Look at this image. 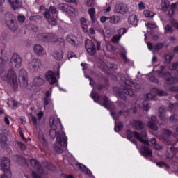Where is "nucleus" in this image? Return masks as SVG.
I'll return each instance as SVG.
<instances>
[{"label": "nucleus", "instance_id": "nucleus-1", "mask_svg": "<svg viewBox=\"0 0 178 178\" xmlns=\"http://www.w3.org/2000/svg\"><path fill=\"white\" fill-rule=\"evenodd\" d=\"M127 138L132 144H134L137 147L138 145H137V140L140 141L145 145L142 146L140 148V154L145 158H148V156H152V151L149 149V141L147 140V131L145 130L142 131L140 133L137 131L131 132V130L127 129ZM147 145V146H145Z\"/></svg>", "mask_w": 178, "mask_h": 178}, {"label": "nucleus", "instance_id": "nucleus-2", "mask_svg": "<svg viewBox=\"0 0 178 178\" xmlns=\"http://www.w3.org/2000/svg\"><path fill=\"white\" fill-rule=\"evenodd\" d=\"M90 97L91 98H92L95 102H97V104H99V105H102V106H104V108H106V109H108L114 120H118V119H119V117L122 116V111H120L119 113H115V111H113V110L115 109V104H113V102L109 100L108 97L105 95L99 96V95L95 92L94 91L91 92Z\"/></svg>", "mask_w": 178, "mask_h": 178}, {"label": "nucleus", "instance_id": "nucleus-3", "mask_svg": "<svg viewBox=\"0 0 178 178\" xmlns=\"http://www.w3.org/2000/svg\"><path fill=\"white\" fill-rule=\"evenodd\" d=\"M124 83L127 86H124L122 88L115 86L113 88V91L115 94L116 97L126 101L127 99V97H126L127 95H129V97H134V91L133 90V88H131V86H133L134 82L131 79H127Z\"/></svg>", "mask_w": 178, "mask_h": 178}, {"label": "nucleus", "instance_id": "nucleus-4", "mask_svg": "<svg viewBox=\"0 0 178 178\" xmlns=\"http://www.w3.org/2000/svg\"><path fill=\"white\" fill-rule=\"evenodd\" d=\"M55 120H52L50 122L51 129L49 130V136L51 138H55L56 137V141L61 145V147H67V137L66 134L56 132V126H55Z\"/></svg>", "mask_w": 178, "mask_h": 178}, {"label": "nucleus", "instance_id": "nucleus-5", "mask_svg": "<svg viewBox=\"0 0 178 178\" xmlns=\"http://www.w3.org/2000/svg\"><path fill=\"white\" fill-rule=\"evenodd\" d=\"M6 24L11 31H17L19 29V24L16 21V17L12 13H7L5 15Z\"/></svg>", "mask_w": 178, "mask_h": 178}, {"label": "nucleus", "instance_id": "nucleus-6", "mask_svg": "<svg viewBox=\"0 0 178 178\" xmlns=\"http://www.w3.org/2000/svg\"><path fill=\"white\" fill-rule=\"evenodd\" d=\"M1 165L3 172H4L3 175H1V178H11L10 160L8 157H3L1 159Z\"/></svg>", "mask_w": 178, "mask_h": 178}, {"label": "nucleus", "instance_id": "nucleus-7", "mask_svg": "<svg viewBox=\"0 0 178 178\" xmlns=\"http://www.w3.org/2000/svg\"><path fill=\"white\" fill-rule=\"evenodd\" d=\"M176 78L173 77H167L165 78L164 82V87L167 91H170V92H178V86H173L172 84L176 83L177 81Z\"/></svg>", "mask_w": 178, "mask_h": 178}, {"label": "nucleus", "instance_id": "nucleus-8", "mask_svg": "<svg viewBox=\"0 0 178 178\" xmlns=\"http://www.w3.org/2000/svg\"><path fill=\"white\" fill-rule=\"evenodd\" d=\"M85 48L88 55H90V56H95V54L97 53V49L95 48V44H94L92 40L87 39L85 41Z\"/></svg>", "mask_w": 178, "mask_h": 178}, {"label": "nucleus", "instance_id": "nucleus-9", "mask_svg": "<svg viewBox=\"0 0 178 178\" xmlns=\"http://www.w3.org/2000/svg\"><path fill=\"white\" fill-rule=\"evenodd\" d=\"M19 82L21 87L26 88L29 86V81L27 80V72L24 70H20L19 72Z\"/></svg>", "mask_w": 178, "mask_h": 178}, {"label": "nucleus", "instance_id": "nucleus-10", "mask_svg": "<svg viewBox=\"0 0 178 178\" xmlns=\"http://www.w3.org/2000/svg\"><path fill=\"white\" fill-rule=\"evenodd\" d=\"M22 60V57L17 53H14L10 61V66L11 67H21Z\"/></svg>", "mask_w": 178, "mask_h": 178}, {"label": "nucleus", "instance_id": "nucleus-11", "mask_svg": "<svg viewBox=\"0 0 178 178\" xmlns=\"http://www.w3.org/2000/svg\"><path fill=\"white\" fill-rule=\"evenodd\" d=\"M39 38L44 42H55L56 40V35L54 33H41L39 35Z\"/></svg>", "mask_w": 178, "mask_h": 178}, {"label": "nucleus", "instance_id": "nucleus-12", "mask_svg": "<svg viewBox=\"0 0 178 178\" xmlns=\"http://www.w3.org/2000/svg\"><path fill=\"white\" fill-rule=\"evenodd\" d=\"M159 121L156 119V115H152L151 118L147 122V126L149 129H151L153 131H158L159 128L158 127V124Z\"/></svg>", "mask_w": 178, "mask_h": 178}, {"label": "nucleus", "instance_id": "nucleus-13", "mask_svg": "<svg viewBox=\"0 0 178 178\" xmlns=\"http://www.w3.org/2000/svg\"><path fill=\"white\" fill-rule=\"evenodd\" d=\"M28 67L32 72H35L41 67V60L38 58L33 59L30 63H28Z\"/></svg>", "mask_w": 178, "mask_h": 178}, {"label": "nucleus", "instance_id": "nucleus-14", "mask_svg": "<svg viewBox=\"0 0 178 178\" xmlns=\"http://www.w3.org/2000/svg\"><path fill=\"white\" fill-rule=\"evenodd\" d=\"M58 8L61 10V12H63V13L70 14L74 12V8L67 3H60L58 5Z\"/></svg>", "mask_w": 178, "mask_h": 178}, {"label": "nucleus", "instance_id": "nucleus-15", "mask_svg": "<svg viewBox=\"0 0 178 178\" xmlns=\"http://www.w3.org/2000/svg\"><path fill=\"white\" fill-rule=\"evenodd\" d=\"M127 12H129V8H127V6L123 4V3L115 4L114 7L115 13H121V15H124V13H127Z\"/></svg>", "mask_w": 178, "mask_h": 178}, {"label": "nucleus", "instance_id": "nucleus-16", "mask_svg": "<svg viewBox=\"0 0 178 178\" xmlns=\"http://www.w3.org/2000/svg\"><path fill=\"white\" fill-rule=\"evenodd\" d=\"M7 79L8 81H9L10 84H14L16 86V83H17V75L16 74V72H15V70L13 69L8 70L7 74Z\"/></svg>", "mask_w": 178, "mask_h": 178}, {"label": "nucleus", "instance_id": "nucleus-17", "mask_svg": "<svg viewBox=\"0 0 178 178\" xmlns=\"http://www.w3.org/2000/svg\"><path fill=\"white\" fill-rule=\"evenodd\" d=\"M45 77L50 84H55V83H58V79H56V74L53 72L52 71H49L45 74Z\"/></svg>", "mask_w": 178, "mask_h": 178}, {"label": "nucleus", "instance_id": "nucleus-18", "mask_svg": "<svg viewBox=\"0 0 178 178\" xmlns=\"http://www.w3.org/2000/svg\"><path fill=\"white\" fill-rule=\"evenodd\" d=\"M44 17L47 19L48 23L51 24V26H56V24H58L56 19H55V17L51 15L49 10H46L44 13Z\"/></svg>", "mask_w": 178, "mask_h": 178}, {"label": "nucleus", "instance_id": "nucleus-19", "mask_svg": "<svg viewBox=\"0 0 178 178\" xmlns=\"http://www.w3.org/2000/svg\"><path fill=\"white\" fill-rule=\"evenodd\" d=\"M178 151L177 148H175L173 146L170 147L168 145L167 151H166V156L168 159H173L175 158V155H176V152Z\"/></svg>", "mask_w": 178, "mask_h": 178}, {"label": "nucleus", "instance_id": "nucleus-20", "mask_svg": "<svg viewBox=\"0 0 178 178\" xmlns=\"http://www.w3.org/2000/svg\"><path fill=\"white\" fill-rule=\"evenodd\" d=\"M30 164L31 165V166H35L36 170L37 172H38V173H40V175H42V173H44V169L42 168V166H41L40 162H38L35 159H31L30 160Z\"/></svg>", "mask_w": 178, "mask_h": 178}, {"label": "nucleus", "instance_id": "nucleus-21", "mask_svg": "<svg viewBox=\"0 0 178 178\" xmlns=\"http://www.w3.org/2000/svg\"><path fill=\"white\" fill-rule=\"evenodd\" d=\"M14 159L21 166H24L25 168H29V164L27 163V160L20 156V155H15L14 156Z\"/></svg>", "mask_w": 178, "mask_h": 178}, {"label": "nucleus", "instance_id": "nucleus-22", "mask_svg": "<svg viewBox=\"0 0 178 178\" xmlns=\"http://www.w3.org/2000/svg\"><path fill=\"white\" fill-rule=\"evenodd\" d=\"M33 51L38 56H42L43 55H45V49H44V47L39 44L34 45Z\"/></svg>", "mask_w": 178, "mask_h": 178}, {"label": "nucleus", "instance_id": "nucleus-23", "mask_svg": "<svg viewBox=\"0 0 178 178\" xmlns=\"http://www.w3.org/2000/svg\"><path fill=\"white\" fill-rule=\"evenodd\" d=\"M80 23H81V26L82 28L83 33H88V25L87 19L84 17H81L80 19Z\"/></svg>", "mask_w": 178, "mask_h": 178}, {"label": "nucleus", "instance_id": "nucleus-24", "mask_svg": "<svg viewBox=\"0 0 178 178\" xmlns=\"http://www.w3.org/2000/svg\"><path fill=\"white\" fill-rule=\"evenodd\" d=\"M128 22L129 24H132V26H134L135 27H136L138 23V19H137V16L130 15L128 18Z\"/></svg>", "mask_w": 178, "mask_h": 178}, {"label": "nucleus", "instance_id": "nucleus-25", "mask_svg": "<svg viewBox=\"0 0 178 178\" xmlns=\"http://www.w3.org/2000/svg\"><path fill=\"white\" fill-rule=\"evenodd\" d=\"M8 141V137L6 135H5V133H1L0 134V145L2 147V148H5V145L6 144V142Z\"/></svg>", "mask_w": 178, "mask_h": 178}, {"label": "nucleus", "instance_id": "nucleus-26", "mask_svg": "<svg viewBox=\"0 0 178 178\" xmlns=\"http://www.w3.org/2000/svg\"><path fill=\"white\" fill-rule=\"evenodd\" d=\"M76 40H77V38L73 35H68L66 37V41L74 47H76Z\"/></svg>", "mask_w": 178, "mask_h": 178}, {"label": "nucleus", "instance_id": "nucleus-27", "mask_svg": "<svg viewBox=\"0 0 178 178\" xmlns=\"http://www.w3.org/2000/svg\"><path fill=\"white\" fill-rule=\"evenodd\" d=\"M134 126L136 130H143V129L145 127V125H144V122H143V121L138 120H136L134 122Z\"/></svg>", "mask_w": 178, "mask_h": 178}, {"label": "nucleus", "instance_id": "nucleus-28", "mask_svg": "<svg viewBox=\"0 0 178 178\" xmlns=\"http://www.w3.org/2000/svg\"><path fill=\"white\" fill-rule=\"evenodd\" d=\"M44 82L45 81L44 80V79L40 76H38L33 79V84L35 87H40V86H42Z\"/></svg>", "mask_w": 178, "mask_h": 178}, {"label": "nucleus", "instance_id": "nucleus-29", "mask_svg": "<svg viewBox=\"0 0 178 178\" xmlns=\"http://www.w3.org/2000/svg\"><path fill=\"white\" fill-rule=\"evenodd\" d=\"M54 42H55L56 45L60 47V48H65V42H66L65 41V39H63V38L58 39V38L56 37V41H54Z\"/></svg>", "mask_w": 178, "mask_h": 178}, {"label": "nucleus", "instance_id": "nucleus-30", "mask_svg": "<svg viewBox=\"0 0 178 178\" xmlns=\"http://www.w3.org/2000/svg\"><path fill=\"white\" fill-rule=\"evenodd\" d=\"M119 22H120V17L116 15L109 17V22L112 23V24H118Z\"/></svg>", "mask_w": 178, "mask_h": 178}, {"label": "nucleus", "instance_id": "nucleus-31", "mask_svg": "<svg viewBox=\"0 0 178 178\" xmlns=\"http://www.w3.org/2000/svg\"><path fill=\"white\" fill-rule=\"evenodd\" d=\"M79 169L81 172H83V173H86V175H91V170H90L86 165L79 163Z\"/></svg>", "mask_w": 178, "mask_h": 178}, {"label": "nucleus", "instance_id": "nucleus-32", "mask_svg": "<svg viewBox=\"0 0 178 178\" xmlns=\"http://www.w3.org/2000/svg\"><path fill=\"white\" fill-rule=\"evenodd\" d=\"M165 65L161 66V70L159 72V76L160 77H165V79L166 80V79H168L167 76L169 74H168L163 71L165 70Z\"/></svg>", "mask_w": 178, "mask_h": 178}, {"label": "nucleus", "instance_id": "nucleus-33", "mask_svg": "<svg viewBox=\"0 0 178 178\" xmlns=\"http://www.w3.org/2000/svg\"><path fill=\"white\" fill-rule=\"evenodd\" d=\"M53 56L56 59V60H62L63 59V51H56Z\"/></svg>", "mask_w": 178, "mask_h": 178}, {"label": "nucleus", "instance_id": "nucleus-34", "mask_svg": "<svg viewBox=\"0 0 178 178\" xmlns=\"http://www.w3.org/2000/svg\"><path fill=\"white\" fill-rule=\"evenodd\" d=\"M114 130L117 133H119V131H121V130H123V124L120 122H115Z\"/></svg>", "mask_w": 178, "mask_h": 178}, {"label": "nucleus", "instance_id": "nucleus-35", "mask_svg": "<svg viewBox=\"0 0 178 178\" xmlns=\"http://www.w3.org/2000/svg\"><path fill=\"white\" fill-rule=\"evenodd\" d=\"M173 58H175V55H173V54L172 53H168L165 54V63H170Z\"/></svg>", "mask_w": 178, "mask_h": 178}, {"label": "nucleus", "instance_id": "nucleus-36", "mask_svg": "<svg viewBox=\"0 0 178 178\" xmlns=\"http://www.w3.org/2000/svg\"><path fill=\"white\" fill-rule=\"evenodd\" d=\"M51 97V92L49 90H47L46 92V97L44 99V104L45 106L49 105V102L51 101V99L49 98Z\"/></svg>", "mask_w": 178, "mask_h": 178}, {"label": "nucleus", "instance_id": "nucleus-37", "mask_svg": "<svg viewBox=\"0 0 178 178\" xmlns=\"http://www.w3.org/2000/svg\"><path fill=\"white\" fill-rule=\"evenodd\" d=\"M39 138L44 147H48V142L47 141V139H45V136L44 135L39 136Z\"/></svg>", "mask_w": 178, "mask_h": 178}, {"label": "nucleus", "instance_id": "nucleus-38", "mask_svg": "<svg viewBox=\"0 0 178 178\" xmlns=\"http://www.w3.org/2000/svg\"><path fill=\"white\" fill-rule=\"evenodd\" d=\"M165 33H173L175 31V29H173V25L167 24L165 27Z\"/></svg>", "mask_w": 178, "mask_h": 178}, {"label": "nucleus", "instance_id": "nucleus-39", "mask_svg": "<svg viewBox=\"0 0 178 178\" xmlns=\"http://www.w3.org/2000/svg\"><path fill=\"white\" fill-rule=\"evenodd\" d=\"M145 101H152L154 99H155V96H154L152 95V93H147L146 95H145Z\"/></svg>", "mask_w": 178, "mask_h": 178}, {"label": "nucleus", "instance_id": "nucleus-40", "mask_svg": "<svg viewBox=\"0 0 178 178\" xmlns=\"http://www.w3.org/2000/svg\"><path fill=\"white\" fill-rule=\"evenodd\" d=\"M19 6H22V3L19 1V0H13L12 8L13 9H16L19 8Z\"/></svg>", "mask_w": 178, "mask_h": 178}, {"label": "nucleus", "instance_id": "nucleus-41", "mask_svg": "<svg viewBox=\"0 0 178 178\" xmlns=\"http://www.w3.org/2000/svg\"><path fill=\"white\" fill-rule=\"evenodd\" d=\"M169 120L171 123H178V115L176 114L171 115Z\"/></svg>", "mask_w": 178, "mask_h": 178}, {"label": "nucleus", "instance_id": "nucleus-42", "mask_svg": "<svg viewBox=\"0 0 178 178\" xmlns=\"http://www.w3.org/2000/svg\"><path fill=\"white\" fill-rule=\"evenodd\" d=\"M60 145V146H59ZM59 145H54V149L57 152V154H63V149H62V145L59 144Z\"/></svg>", "mask_w": 178, "mask_h": 178}, {"label": "nucleus", "instance_id": "nucleus-43", "mask_svg": "<svg viewBox=\"0 0 178 178\" xmlns=\"http://www.w3.org/2000/svg\"><path fill=\"white\" fill-rule=\"evenodd\" d=\"M143 109L144 111H149L151 106H149V103L147 102V100H144L143 102Z\"/></svg>", "mask_w": 178, "mask_h": 178}, {"label": "nucleus", "instance_id": "nucleus-44", "mask_svg": "<svg viewBox=\"0 0 178 178\" xmlns=\"http://www.w3.org/2000/svg\"><path fill=\"white\" fill-rule=\"evenodd\" d=\"M146 27H147V29H156V27H158V26H156V24L153 23V22H147V24H145Z\"/></svg>", "mask_w": 178, "mask_h": 178}, {"label": "nucleus", "instance_id": "nucleus-45", "mask_svg": "<svg viewBox=\"0 0 178 178\" xmlns=\"http://www.w3.org/2000/svg\"><path fill=\"white\" fill-rule=\"evenodd\" d=\"M157 94L159 95V97H168L169 95V93L166 91H163L162 90H157Z\"/></svg>", "mask_w": 178, "mask_h": 178}, {"label": "nucleus", "instance_id": "nucleus-46", "mask_svg": "<svg viewBox=\"0 0 178 178\" xmlns=\"http://www.w3.org/2000/svg\"><path fill=\"white\" fill-rule=\"evenodd\" d=\"M17 21L19 23H24V22H26V16L23 15H19L17 16Z\"/></svg>", "mask_w": 178, "mask_h": 178}, {"label": "nucleus", "instance_id": "nucleus-47", "mask_svg": "<svg viewBox=\"0 0 178 178\" xmlns=\"http://www.w3.org/2000/svg\"><path fill=\"white\" fill-rule=\"evenodd\" d=\"M127 32V29L126 28H121L118 31V34H119V36L121 37L122 35L126 34Z\"/></svg>", "mask_w": 178, "mask_h": 178}, {"label": "nucleus", "instance_id": "nucleus-48", "mask_svg": "<svg viewBox=\"0 0 178 178\" xmlns=\"http://www.w3.org/2000/svg\"><path fill=\"white\" fill-rule=\"evenodd\" d=\"M17 144L19 145L22 151H26V149H27V147L24 144H23V143L17 141Z\"/></svg>", "mask_w": 178, "mask_h": 178}, {"label": "nucleus", "instance_id": "nucleus-49", "mask_svg": "<svg viewBox=\"0 0 178 178\" xmlns=\"http://www.w3.org/2000/svg\"><path fill=\"white\" fill-rule=\"evenodd\" d=\"M156 165H157V166H159V168H163V166H165L167 168H170L169 165L166 164V163H165L163 161L157 162Z\"/></svg>", "mask_w": 178, "mask_h": 178}, {"label": "nucleus", "instance_id": "nucleus-50", "mask_svg": "<svg viewBox=\"0 0 178 178\" xmlns=\"http://www.w3.org/2000/svg\"><path fill=\"white\" fill-rule=\"evenodd\" d=\"M162 48H163V44L162 43H157L154 46L155 51H159V49H162Z\"/></svg>", "mask_w": 178, "mask_h": 178}, {"label": "nucleus", "instance_id": "nucleus-51", "mask_svg": "<svg viewBox=\"0 0 178 178\" xmlns=\"http://www.w3.org/2000/svg\"><path fill=\"white\" fill-rule=\"evenodd\" d=\"M159 118L162 120V122H168V116L166 115V113L159 114Z\"/></svg>", "mask_w": 178, "mask_h": 178}, {"label": "nucleus", "instance_id": "nucleus-52", "mask_svg": "<svg viewBox=\"0 0 178 178\" xmlns=\"http://www.w3.org/2000/svg\"><path fill=\"white\" fill-rule=\"evenodd\" d=\"M159 115H164L165 113H166V108H165V107L163 106H161L159 108Z\"/></svg>", "mask_w": 178, "mask_h": 178}, {"label": "nucleus", "instance_id": "nucleus-53", "mask_svg": "<svg viewBox=\"0 0 178 178\" xmlns=\"http://www.w3.org/2000/svg\"><path fill=\"white\" fill-rule=\"evenodd\" d=\"M154 149H156V151H161L162 149H163V147H162V145H159L158 143H156L154 145Z\"/></svg>", "mask_w": 178, "mask_h": 178}, {"label": "nucleus", "instance_id": "nucleus-54", "mask_svg": "<svg viewBox=\"0 0 178 178\" xmlns=\"http://www.w3.org/2000/svg\"><path fill=\"white\" fill-rule=\"evenodd\" d=\"M178 67V62L177 63H173L172 66L170 67V70H177Z\"/></svg>", "mask_w": 178, "mask_h": 178}, {"label": "nucleus", "instance_id": "nucleus-55", "mask_svg": "<svg viewBox=\"0 0 178 178\" xmlns=\"http://www.w3.org/2000/svg\"><path fill=\"white\" fill-rule=\"evenodd\" d=\"M106 49H107V51H109L110 52H113V51H115V47H113V45L112 44H108L106 46Z\"/></svg>", "mask_w": 178, "mask_h": 178}, {"label": "nucleus", "instance_id": "nucleus-56", "mask_svg": "<svg viewBox=\"0 0 178 178\" xmlns=\"http://www.w3.org/2000/svg\"><path fill=\"white\" fill-rule=\"evenodd\" d=\"M119 40H120V37L118 35H115L112 38V41L113 42H114V44H117V42H119Z\"/></svg>", "mask_w": 178, "mask_h": 178}, {"label": "nucleus", "instance_id": "nucleus-57", "mask_svg": "<svg viewBox=\"0 0 178 178\" xmlns=\"http://www.w3.org/2000/svg\"><path fill=\"white\" fill-rule=\"evenodd\" d=\"M5 63H6V61L3 58L0 57V69H2L3 66H5Z\"/></svg>", "mask_w": 178, "mask_h": 178}, {"label": "nucleus", "instance_id": "nucleus-58", "mask_svg": "<svg viewBox=\"0 0 178 178\" xmlns=\"http://www.w3.org/2000/svg\"><path fill=\"white\" fill-rule=\"evenodd\" d=\"M144 15L146 17H152V13H151L149 10H145Z\"/></svg>", "mask_w": 178, "mask_h": 178}, {"label": "nucleus", "instance_id": "nucleus-59", "mask_svg": "<svg viewBox=\"0 0 178 178\" xmlns=\"http://www.w3.org/2000/svg\"><path fill=\"white\" fill-rule=\"evenodd\" d=\"M49 10L52 13V15H55V13H56V8L55 6H50Z\"/></svg>", "mask_w": 178, "mask_h": 178}, {"label": "nucleus", "instance_id": "nucleus-60", "mask_svg": "<svg viewBox=\"0 0 178 178\" xmlns=\"http://www.w3.org/2000/svg\"><path fill=\"white\" fill-rule=\"evenodd\" d=\"M106 20H109V17L102 16L100 17L101 23H105V22H106Z\"/></svg>", "mask_w": 178, "mask_h": 178}, {"label": "nucleus", "instance_id": "nucleus-61", "mask_svg": "<svg viewBox=\"0 0 178 178\" xmlns=\"http://www.w3.org/2000/svg\"><path fill=\"white\" fill-rule=\"evenodd\" d=\"M170 23L172 24L174 27H175L178 30V22L175 19H172Z\"/></svg>", "mask_w": 178, "mask_h": 178}, {"label": "nucleus", "instance_id": "nucleus-62", "mask_svg": "<svg viewBox=\"0 0 178 178\" xmlns=\"http://www.w3.org/2000/svg\"><path fill=\"white\" fill-rule=\"evenodd\" d=\"M87 6L91 7L94 5V0H86Z\"/></svg>", "mask_w": 178, "mask_h": 178}, {"label": "nucleus", "instance_id": "nucleus-63", "mask_svg": "<svg viewBox=\"0 0 178 178\" xmlns=\"http://www.w3.org/2000/svg\"><path fill=\"white\" fill-rule=\"evenodd\" d=\"M90 16L95 15V8H90L88 10Z\"/></svg>", "mask_w": 178, "mask_h": 178}, {"label": "nucleus", "instance_id": "nucleus-64", "mask_svg": "<svg viewBox=\"0 0 178 178\" xmlns=\"http://www.w3.org/2000/svg\"><path fill=\"white\" fill-rule=\"evenodd\" d=\"M47 169H48V170H55V167L51 163H49L47 165Z\"/></svg>", "mask_w": 178, "mask_h": 178}]
</instances>
